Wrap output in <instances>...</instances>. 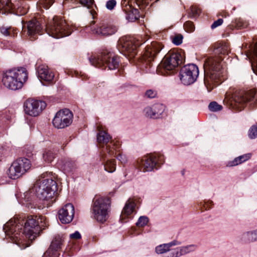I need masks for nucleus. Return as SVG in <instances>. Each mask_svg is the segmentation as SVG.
<instances>
[{
    "instance_id": "nucleus-1",
    "label": "nucleus",
    "mask_w": 257,
    "mask_h": 257,
    "mask_svg": "<svg viewBox=\"0 0 257 257\" xmlns=\"http://www.w3.org/2000/svg\"><path fill=\"white\" fill-rule=\"evenodd\" d=\"M46 218L43 216H29L26 219L15 218L10 219L3 227L6 235L9 236L22 249L29 245L23 243L24 235L31 238L40 230L47 226Z\"/></svg>"
},
{
    "instance_id": "nucleus-2",
    "label": "nucleus",
    "mask_w": 257,
    "mask_h": 257,
    "mask_svg": "<svg viewBox=\"0 0 257 257\" xmlns=\"http://www.w3.org/2000/svg\"><path fill=\"white\" fill-rule=\"evenodd\" d=\"M221 56L210 57L206 58L204 62V84L208 91H210L214 86L222 81L223 70Z\"/></svg>"
},
{
    "instance_id": "nucleus-3",
    "label": "nucleus",
    "mask_w": 257,
    "mask_h": 257,
    "mask_svg": "<svg viewBox=\"0 0 257 257\" xmlns=\"http://www.w3.org/2000/svg\"><path fill=\"white\" fill-rule=\"evenodd\" d=\"M28 78L25 68L10 69L4 72L2 82L7 88L13 90L21 89Z\"/></svg>"
},
{
    "instance_id": "nucleus-4",
    "label": "nucleus",
    "mask_w": 257,
    "mask_h": 257,
    "mask_svg": "<svg viewBox=\"0 0 257 257\" xmlns=\"http://www.w3.org/2000/svg\"><path fill=\"white\" fill-rule=\"evenodd\" d=\"M230 106L240 111L245 105L254 106L257 104V90L236 92L228 98Z\"/></svg>"
},
{
    "instance_id": "nucleus-5",
    "label": "nucleus",
    "mask_w": 257,
    "mask_h": 257,
    "mask_svg": "<svg viewBox=\"0 0 257 257\" xmlns=\"http://www.w3.org/2000/svg\"><path fill=\"white\" fill-rule=\"evenodd\" d=\"M89 60L92 65L102 70L106 67L110 70L115 69L119 63V57L107 50L92 56Z\"/></svg>"
},
{
    "instance_id": "nucleus-6",
    "label": "nucleus",
    "mask_w": 257,
    "mask_h": 257,
    "mask_svg": "<svg viewBox=\"0 0 257 257\" xmlns=\"http://www.w3.org/2000/svg\"><path fill=\"white\" fill-rule=\"evenodd\" d=\"M45 31L50 36L60 38L68 36L71 33V29L65 21L61 18L54 17L45 25Z\"/></svg>"
},
{
    "instance_id": "nucleus-7",
    "label": "nucleus",
    "mask_w": 257,
    "mask_h": 257,
    "mask_svg": "<svg viewBox=\"0 0 257 257\" xmlns=\"http://www.w3.org/2000/svg\"><path fill=\"white\" fill-rule=\"evenodd\" d=\"M110 200L107 197H97L93 199L92 212L94 218L99 222L104 223L109 217Z\"/></svg>"
},
{
    "instance_id": "nucleus-8",
    "label": "nucleus",
    "mask_w": 257,
    "mask_h": 257,
    "mask_svg": "<svg viewBox=\"0 0 257 257\" xmlns=\"http://www.w3.org/2000/svg\"><path fill=\"white\" fill-rule=\"evenodd\" d=\"M97 140L101 148L100 154L102 158L106 157V153L108 156L112 157L114 152L112 149L119 151V143L112 140L111 137L103 131H100L97 136Z\"/></svg>"
},
{
    "instance_id": "nucleus-9",
    "label": "nucleus",
    "mask_w": 257,
    "mask_h": 257,
    "mask_svg": "<svg viewBox=\"0 0 257 257\" xmlns=\"http://www.w3.org/2000/svg\"><path fill=\"white\" fill-rule=\"evenodd\" d=\"M29 6L24 0H19L12 3L9 0H0V14L12 13L18 16L26 14Z\"/></svg>"
},
{
    "instance_id": "nucleus-10",
    "label": "nucleus",
    "mask_w": 257,
    "mask_h": 257,
    "mask_svg": "<svg viewBox=\"0 0 257 257\" xmlns=\"http://www.w3.org/2000/svg\"><path fill=\"white\" fill-rule=\"evenodd\" d=\"M164 156L159 154H151L137 160V165L143 172L158 170L164 163Z\"/></svg>"
},
{
    "instance_id": "nucleus-11",
    "label": "nucleus",
    "mask_w": 257,
    "mask_h": 257,
    "mask_svg": "<svg viewBox=\"0 0 257 257\" xmlns=\"http://www.w3.org/2000/svg\"><path fill=\"white\" fill-rule=\"evenodd\" d=\"M141 44L131 37H122L117 42V48L120 53L132 59L137 54V47Z\"/></svg>"
},
{
    "instance_id": "nucleus-12",
    "label": "nucleus",
    "mask_w": 257,
    "mask_h": 257,
    "mask_svg": "<svg viewBox=\"0 0 257 257\" xmlns=\"http://www.w3.org/2000/svg\"><path fill=\"white\" fill-rule=\"evenodd\" d=\"M183 56L177 52H169L164 58L160 67L168 74L174 73L179 65L183 62Z\"/></svg>"
},
{
    "instance_id": "nucleus-13",
    "label": "nucleus",
    "mask_w": 257,
    "mask_h": 257,
    "mask_svg": "<svg viewBox=\"0 0 257 257\" xmlns=\"http://www.w3.org/2000/svg\"><path fill=\"white\" fill-rule=\"evenodd\" d=\"M30 167L29 160L25 158H20L12 164L7 174L10 178L17 179L25 174Z\"/></svg>"
},
{
    "instance_id": "nucleus-14",
    "label": "nucleus",
    "mask_w": 257,
    "mask_h": 257,
    "mask_svg": "<svg viewBox=\"0 0 257 257\" xmlns=\"http://www.w3.org/2000/svg\"><path fill=\"white\" fill-rule=\"evenodd\" d=\"M44 187L45 185H42L40 181L37 180L33 187L28 192L24 194L26 201H30L31 198L35 196L40 200L49 201V203H53L55 199L52 196L47 195V191Z\"/></svg>"
},
{
    "instance_id": "nucleus-15",
    "label": "nucleus",
    "mask_w": 257,
    "mask_h": 257,
    "mask_svg": "<svg viewBox=\"0 0 257 257\" xmlns=\"http://www.w3.org/2000/svg\"><path fill=\"white\" fill-rule=\"evenodd\" d=\"M198 75L199 69L197 66L194 64H189L181 68L180 79L183 84L189 85L196 81Z\"/></svg>"
},
{
    "instance_id": "nucleus-16",
    "label": "nucleus",
    "mask_w": 257,
    "mask_h": 257,
    "mask_svg": "<svg viewBox=\"0 0 257 257\" xmlns=\"http://www.w3.org/2000/svg\"><path fill=\"white\" fill-rule=\"evenodd\" d=\"M94 21L90 24V29L92 32L97 35L109 36L114 34L118 30V27L114 24L105 21H101L96 26Z\"/></svg>"
},
{
    "instance_id": "nucleus-17",
    "label": "nucleus",
    "mask_w": 257,
    "mask_h": 257,
    "mask_svg": "<svg viewBox=\"0 0 257 257\" xmlns=\"http://www.w3.org/2000/svg\"><path fill=\"white\" fill-rule=\"evenodd\" d=\"M162 45L157 42H152L150 45H148L145 52L141 59L142 66H150L151 62L154 60L156 55L163 48Z\"/></svg>"
},
{
    "instance_id": "nucleus-18",
    "label": "nucleus",
    "mask_w": 257,
    "mask_h": 257,
    "mask_svg": "<svg viewBox=\"0 0 257 257\" xmlns=\"http://www.w3.org/2000/svg\"><path fill=\"white\" fill-rule=\"evenodd\" d=\"M73 116V113L69 109H62L56 114L53 119V124L56 128H63L71 124Z\"/></svg>"
},
{
    "instance_id": "nucleus-19",
    "label": "nucleus",
    "mask_w": 257,
    "mask_h": 257,
    "mask_svg": "<svg viewBox=\"0 0 257 257\" xmlns=\"http://www.w3.org/2000/svg\"><path fill=\"white\" fill-rule=\"evenodd\" d=\"M46 103L42 100L29 99L25 103V111L27 114L36 116L45 108Z\"/></svg>"
},
{
    "instance_id": "nucleus-20",
    "label": "nucleus",
    "mask_w": 257,
    "mask_h": 257,
    "mask_svg": "<svg viewBox=\"0 0 257 257\" xmlns=\"http://www.w3.org/2000/svg\"><path fill=\"white\" fill-rule=\"evenodd\" d=\"M25 27L26 30H24V33H26V36L31 41L36 39L38 35L43 31L40 22L35 19L29 21L26 25H24L23 29H24Z\"/></svg>"
},
{
    "instance_id": "nucleus-21",
    "label": "nucleus",
    "mask_w": 257,
    "mask_h": 257,
    "mask_svg": "<svg viewBox=\"0 0 257 257\" xmlns=\"http://www.w3.org/2000/svg\"><path fill=\"white\" fill-rule=\"evenodd\" d=\"M38 180L42 185H45L44 188L47 191V195L52 196L54 199L55 194L57 190V185L56 181L51 177L50 173H45L42 174Z\"/></svg>"
},
{
    "instance_id": "nucleus-22",
    "label": "nucleus",
    "mask_w": 257,
    "mask_h": 257,
    "mask_svg": "<svg viewBox=\"0 0 257 257\" xmlns=\"http://www.w3.org/2000/svg\"><path fill=\"white\" fill-rule=\"evenodd\" d=\"M63 241L64 239L62 236L56 235L49 248L45 251L42 257H58V251L61 248Z\"/></svg>"
},
{
    "instance_id": "nucleus-23",
    "label": "nucleus",
    "mask_w": 257,
    "mask_h": 257,
    "mask_svg": "<svg viewBox=\"0 0 257 257\" xmlns=\"http://www.w3.org/2000/svg\"><path fill=\"white\" fill-rule=\"evenodd\" d=\"M74 215V207L71 203L66 204L58 211V217L64 224L70 223Z\"/></svg>"
},
{
    "instance_id": "nucleus-24",
    "label": "nucleus",
    "mask_w": 257,
    "mask_h": 257,
    "mask_svg": "<svg viewBox=\"0 0 257 257\" xmlns=\"http://www.w3.org/2000/svg\"><path fill=\"white\" fill-rule=\"evenodd\" d=\"M197 247L195 244L181 246L172 250L166 257H180L196 251Z\"/></svg>"
},
{
    "instance_id": "nucleus-25",
    "label": "nucleus",
    "mask_w": 257,
    "mask_h": 257,
    "mask_svg": "<svg viewBox=\"0 0 257 257\" xmlns=\"http://www.w3.org/2000/svg\"><path fill=\"white\" fill-rule=\"evenodd\" d=\"M38 76L41 81L48 83L53 82L54 77V73L48 68V66L41 65L37 69Z\"/></svg>"
},
{
    "instance_id": "nucleus-26",
    "label": "nucleus",
    "mask_w": 257,
    "mask_h": 257,
    "mask_svg": "<svg viewBox=\"0 0 257 257\" xmlns=\"http://www.w3.org/2000/svg\"><path fill=\"white\" fill-rule=\"evenodd\" d=\"M181 244V241L174 239L168 243H163L156 246L155 252L158 254H164L170 251L172 246L180 245Z\"/></svg>"
},
{
    "instance_id": "nucleus-27",
    "label": "nucleus",
    "mask_w": 257,
    "mask_h": 257,
    "mask_svg": "<svg viewBox=\"0 0 257 257\" xmlns=\"http://www.w3.org/2000/svg\"><path fill=\"white\" fill-rule=\"evenodd\" d=\"M240 240L245 244L257 241V229L243 232L240 236Z\"/></svg>"
},
{
    "instance_id": "nucleus-28",
    "label": "nucleus",
    "mask_w": 257,
    "mask_h": 257,
    "mask_svg": "<svg viewBox=\"0 0 257 257\" xmlns=\"http://www.w3.org/2000/svg\"><path fill=\"white\" fill-rule=\"evenodd\" d=\"M100 161L102 162V165H103L104 170L108 173H113L116 169V161L115 159H108L112 157L108 156L106 153V157L102 158L101 155H99Z\"/></svg>"
},
{
    "instance_id": "nucleus-29",
    "label": "nucleus",
    "mask_w": 257,
    "mask_h": 257,
    "mask_svg": "<svg viewBox=\"0 0 257 257\" xmlns=\"http://www.w3.org/2000/svg\"><path fill=\"white\" fill-rule=\"evenodd\" d=\"M126 18L130 21H135L140 17L139 12L138 9L132 8L129 6V8L125 10Z\"/></svg>"
},
{
    "instance_id": "nucleus-30",
    "label": "nucleus",
    "mask_w": 257,
    "mask_h": 257,
    "mask_svg": "<svg viewBox=\"0 0 257 257\" xmlns=\"http://www.w3.org/2000/svg\"><path fill=\"white\" fill-rule=\"evenodd\" d=\"M136 206L135 202L131 199H129L126 202L125 206L122 210V215L128 216L134 211Z\"/></svg>"
},
{
    "instance_id": "nucleus-31",
    "label": "nucleus",
    "mask_w": 257,
    "mask_h": 257,
    "mask_svg": "<svg viewBox=\"0 0 257 257\" xmlns=\"http://www.w3.org/2000/svg\"><path fill=\"white\" fill-rule=\"evenodd\" d=\"M114 151V154L112 157H114L116 155V159L120 162L122 164H125L127 162V159L125 155H123L121 152L120 145L119 144V151H117L114 149H112Z\"/></svg>"
},
{
    "instance_id": "nucleus-32",
    "label": "nucleus",
    "mask_w": 257,
    "mask_h": 257,
    "mask_svg": "<svg viewBox=\"0 0 257 257\" xmlns=\"http://www.w3.org/2000/svg\"><path fill=\"white\" fill-rule=\"evenodd\" d=\"M75 166L74 162L70 160H66L63 163L62 168L65 171V173H67L72 172L74 169Z\"/></svg>"
},
{
    "instance_id": "nucleus-33",
    "label": "nucleus",
    "mask_w": 257,
    "mask_h": 257,
    "mask_svg": "<svg viewBox=\"0 0 257 257\" xmlns=\"http://www.w3.org/2000/svg\"><path fill=\"white\" fill-rule=\"evenodd\" d=\"M251 67L253 72L257 75V43L255 45L252 56Z\"/></svg>"
},
{
    "instance_id": "nucleus-34",
    "label": "nucleus",
    "mask_w": 257,
    "mask_h": 257,
    "mask_svg": "<svg viewBox=\"0 0 257 257\" xmlns=\"http://www.w3.org/2000/svg\"><path fill=\"white\" fill-rule=\"evenodd\" d=\"M56 154V153L53 151L50 150H46L43 154V159L45 162L50 163L55 158Z\"/></svg>"
},
{
    "instance_id": "nucleus-35",
    "label": "nucleus",
    "mask_w": 257,
    "mask_h": 257,
    "mask_svg": "<svg viewBox=\"0 0 257 257\" xmlns=\"http://www.w3.org/2000/svg\"><path fill=\"white\" fill-rule=\"evenodd\" d=\"M152 107L157 118L160 116L165 110V106L161 103L155 104L152 106Z\"/></svg>"
},
{
    "instance_id": "nucleus-36",
    "label": "nucleus",
    "mask_w": 257,
    "mask_h": 257,
    "mask_svg": "<svg viewBox=\"0 0 257 257\" xmlns=\"http://www.w3.org/2000/svg\"><path fill=\"white\" fill-rule=\"evenodd\" d=\"M53 3L54 0H39L38 5L39 7L43 8L47 10L51 7Z\"/></svg>"
},
{
    "instance_id": "nucleus-37",
    "label": "nucleus",
    "mask_w": 257,
    "mask_h": 257,
    "mask_svg": "<svg viewBox=\"0 0 257 257\" xmlns=\"http://www.w3.org/2000/svg\"><path fill=\"white\" fill-rule=\"evenodd\" d=\"M149 222V218L146 216H140L136 223V225L138 227H144Z\"/></svg>"
},
{
    "instance_id": "nucleus-38",
    "label": "nucleus",
    "mask_w": 257,
    "mask_h": 257,
    "mask_svg": "<svg viewBox=\"0 0 257 257\" xmlns=\"http://www.w3.org/2000/svg\"><path fill=\"white\" fill-rule=\"evenodd\" d=\"M208 108L211 111H217L221 110L222 106L218 104L216 102L212 101L209 103Z\"/></svg>"
},
{
    "instance_id": "nucleus-39",
    "label": "nucleus",
    "mask_w": 257,
    "mask_h": 257,
    "mask_svg": "<svg viewBox=\"0 0 257 257\" xmlns=\"http://www.w3.org/2000/svg\"><path fill=\"white\" fill-rule=\"evenodd\" d=\"M144 111L146 116L150 118H157L155 117V112H154L152 106L146 107Z\"/></svg>"
},
{
    "instance_id": "nucleus-40",
    "label": "nucleus",
    "mask_w": 257,
    "mask_h": 257,
    "mask_svg": "<svg viewBox=\"0 0 257 257\" xmlns=\"http://www.w3.org/2000/svg\"><path fill=\"white\" fill-rule=\"evenodd\" d=\"M184 27L187 32L192 33L195 30V26L194 24L190 21H188L185 23Z\"/></svg>"
},
{
    "instance_id": "nucleus-41",
    "label": "nucleus",
    "mask_w": 257,
    "mask_h": 257,
    "mask_svg": "<svg viewBox=\"0 0 257 257\" xmlns=\"http://www.w3.org/2000/svg\"><path fill=\"white\" fill-rule=\"evenodd\" d=\"M248 136L251 139H255L257 137V126L252 125L248 131Z\"/></svg>"
},
{
    "instance_id": "nucleus-42",
    "label": "nucleus",
    "mask_w": 257,
    "mask_h": 257,
    "mask_svg": "<svg viewBox=\"0 0 257 257\" xmlns=\"http://www.w3.org/2000/svg\"><path fill=\"white\" fill-rule=\"evenodd\" d=\"M94 1L93 0H80L79 4L82 6L85 7L88 9H90L93 5Z\"/></svg>"
},
{
    "instance_id": "nucleus-43",
    "label": "nucleus",
    "mask_w": 257,
    "mask_h": 257,
    "mask_svg": "<svg viewBox=\"0 0 257 257\" xmlns=\"http://www.w3.org/2000/svg\"><path fill=\"white\" fill-rule=\"evenodd\" d=\"M157 95V91L153 89H149L146 91L145 96L149 98H155Z\"/></svg>"
},
{
    "instance_id": "nucleus-44",
    "label": "nucleus",
    "mask_w": 257,
    "mask_h": 257,
    "mask_svg": "<svg viewBox=\"0 0 257 257\" xmlns=\"http://www.w3.org/2000/svg\"><path fill=\"white\" fill-rule=\"evenodd\" d=\"M183 36L181 34H178L174 36L173 38L172 42L176 45L178 46L182 43Z\"/></svg>"
},
{
    "instance_id": "nucleus-45",
    "label": "nucleus",
    "mask_w": 257,
    "mask_h": 257,
    "mask_svg": "<svg viewBox=\"0 0 257 257\" xmlns=\"http://www.w3.org/2000/svg\"><path fill=\"white\" fill-rule=\"evenodd\" d=\"M200 13V10L199 8L195 6H192L190 8V14L191 17H195L199 16Z\"/></svg>"
},
{
    "instance_id": "nucleus-46",
    "label": "nucleus",
    "mask_w": 257,
    "mask_h": 257,
    "mask_svg": "<svg viewBox=\"0 0 257 257\" xmlns=\"http://www.w3.org/2000/svg\"><path fill=\"white\" fill-rule=\"evenodd\" d=\"M239 164H241L240 162H239L238 158L236 157L234 158L233 160L228 161L227 163L226 166L227 167H234Z\"/></svg>"
},
{
    "instance_id": "nucleus-47",
    "label": "nucleus",
    "mask_w": 257,
    "mask_h": 257,
    "mask_svg": "<svg viewBox=\"0 0 257 257\" xmlns=\"http://www.w3.org/2000/svg\"><path fill=\"white\" fill-rule=\"evenodd\" d=\"M0 31L1 33L4 36H10L11 35V32L12 31L11 28H6L4 27H2L0 28Z\"/></svg>"
},
{
    "instance_id": "nucleus-48",
    "label": "nucleus",
    "mask_w": 257,
    "mask_h": 257,
    "mask_svg": "<svg viewBox=\"0 0 257 257\" xmlns=\"http://www.w3.org/2000/svg\"><path fill=\"white\" fill-rule=\"evenodd\" d=\"M116 2L115 0H109L106 2V7L109 10H112L116 6Z\"/></svg>"
},
{
    "instance_id": "nucleus-49",
    "label": "nucleus",
    "mask_w": 257,
    "mask_h": 257,
    "mask_svg": "<svg viewBox=\"0 0 257 257\" xmlns=\"http://www.w3.org/2000/svg\"><path fill=\"white\" fill-rule=\"evenodd\" d=\"M238 158L239 162H240V164L247 161L249 160L250 158V154H244L243 155L240 156L239 157H237Z\"/></svg>"
},
{
    "instance_id": "nucleus-50",
    "label": "nucleus",
    "mask_w": 257,
    "mask_h": 257,
    "mask_svg": "<svg viewBox=\"0 0 257 257\" xmlns=\"http://www.w3.org/2000/svg\"><path fill=\"white\" fill-rule=\"evenodd\" d=\"M213 203V202L212 201H208L207 202H203L200 203V207H203L205 210L209 209L210 207L209 206V205H212Z\"/></svg>"
},
{
    "instance_id": "nucleus-51",
    "label": "nucleus",
    "mask_w": 257,
    "mask_h": 257,
    "mask_svg": "<svg viewBox=\"0 0 257 257\" xmlns=\"http://www.w3.org/2000/svg\"><path fill=\"white\" fill-rule=\"evenodd\" d=\"M223 23V20L222 19H219L217 21L214 22L212 24L211 27L212 29H214L217 27L220 26Z\"/></svg>"
},
{
    "instance_id": "nucleus-52",
    "label": "nucleus",
    "mask_w": 257,
    "mask_h": 257,
    "mask_svg": "<svg viewBox=\"0 0 257 257\" xmlns=\"http://www.w3.org/2000/svg\"><path fill=\"white\" fill-rule=\"evenodd\" d=\"M81 235L78 231H76L74 233L70 234V238L72 239H78L81 238Z\"/></svg>"
},
{
    "instance_id": "nucleus-53",
    "label": "nucleus",
    "mask_w": 257,
    "mask_h": 257,
    "mask_svg": "<svg viewBox=\"0 0 257 257\" xmlns=\"http://www.w3.org/2000/svg\"><path fill=\"white\" fill-rule=\"evenodd\" d=\"M138 5L143 3L144 0H135Z\"/></svg>"
},
{
    "instance_id": "nucleus-54",
    "label": "nucleus",
    "mask_w": 257,
    "mask_h": 257,
    "mask_svg": "<svg viewBox=\"0 0 257 257\" xmlns=\"http://www.w3.org/2000/svg\"><path fill=\"white\" fill-rule=\"evenodd\" d=\"M220 51V48H218V49H217V51Z\"/></svg>"
},
{
    "instance_id": "nucleus-55",
    "label": "nucleus",
    "mask_w": 257,
    "mask_h": 257,
    "mask_svg": "<svg viewBox=\"0 0 257 257\" xmlns=\"http://www.w3.org/2000/svg\"><path fill=\"white\" fill-rule=\"evenodd\" d=\"M225 98L226 99H228V96L227 95L226 96Z\"/></svg>"
},
{
    "instance_id": "nucleus-56",
    "label": "nucleus",
    "mask_w": 257,
    "mask_h": 257,
    "mask_svg": "<svg viewBox=\"0 0 257 257\" xmlns=\"http://www.w3.org/2000/svg\"><path fill=\"white\" fill-rule=\"evenodd\" d=\"M92 15L93 18H94V15H93V14L92 13Z\"/></svg>"
}]
</instances>
